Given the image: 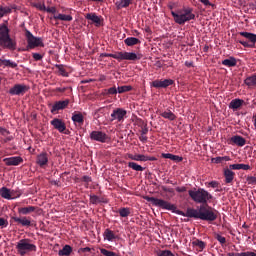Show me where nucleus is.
<instances>
[{"label":"nucleus","mask_w":256,"mask_h":256,"mask_svg":"<svg viewBox=\"0 0 256 256\" xmlns=\"http://www.w3.org/2000/svg\"><path fill=\"white\" fill-rule=\"evenodd\" d=\"M187 194L189 198L192 199L194 203L201 204L199 209L187 208V212H182L181 210H177V206L174 204H170L166 200L157 199L155 197L145 196V201L150 202L152 206L160 208L162 210H167L182 217L194 218L207 222L216 221V215L219 214L214 208H211L207 202H209L213 197L207 190L202 188H196L193 190H188Z\"/></svg>","instance_id":"f257e3e1"},{"label":"nucleus","mask_w":256,"mask_h":256,"mask_svg":"<svg viewBox=\"0 0 256 256\" xmlns=\"http://www.w3.org/2000/svg\"><path fill=\"white\" fill-rule=\"evenodd\" d=\"M0 48L14 52L16 50V40L9 35L7 24H0Z\"/></svg>","instance_id":"f03ea898"},{"label":"nucleus","mask_w":256,"mask_h":256,"mask_svg":"<svg viewBox=\"0 0 256 256\" xmlns=\"http://www.w3.org/2000/svg\"><path fill=\"white\" fill-rule=\"evenodd\" d=\"M193 11L194 9L192 8L184 7L180 11L171 12V15L177 25H184V23L194 20Z\"/></svg>","instance_id":"7ed1b4c3"},{"label":"nucleus","mask_w":256,"mask_h":256,"mask_svg":"<svg viewBox=\"0 0 256 256\" xmlns=\"http://www.w3.org/2000/svg\"><path fill=\"white\" fill-rule=\"evenodd\" d=\"M14 223H17V225L26 227V228H29L32 226L31 217H28V216H22V217L12 216L9 218V221L7 219L0 217V228L2 229L7 228L9 224H14Z\"/></svg>","instance_id":"20e7f679"},{"label":"nucleus","mask_w":256,"mask_h":256,"mask_svg":"<svg viewBox=\"0 0 256 256\" xmlns=\"http://www.w3.org/2000/svg\"><path fill=\"white\" fill-rule=\"evenodd\" d=\"M239 36L244 39H240L238 43L244 48L254 49L256 48V34L249 32H239Z\"/></svg>","instance_id":"39448f33"},{"label":"nucleus","mask_w":256,"mask_h":256,"mask_svg":"<svg viewBox=\"0 0 256 256\" xmlns=\"http://www.w3.org/2000/svg\"><path fill=\"white\" fill-rule=\"evenodd\" d=\"M26 37V51L34 50L37 47H43V41L41 38L34 37L29 30L24 31Z\"/></svg>","instance_id":"423d86ee"},{"label":"nucleus","mask_w":256,"mask_h":256,"mask_svg":"<svg viewBox=\"0 0 256 256\" xmlns=\"http://www.w3.org/2000/svg\"><path fill=\"white\" fill-rule=\"evenodd\" d=\"M36 252V245L31 244V240L22 239L17 242V253L24 256L26 253Z\"/></svg>","instance_id":"0eeeda50"},{"label":"nucleus","mask_w":256,"mask_h":256,"mask_svg":"<svg viewBox=\"0 0 256 256\" xmlns=\"http://www.w3.org/2000/svg\"><path fill=\"white\" fill-rule=\"evenodd\" d=\"M113 59L117 60L118 62H120V61L135 62V61H140V59H142V54H137L134 52H124Z\"/></svg>","instance_id":"6e6552de"},{"label":"nucleus","mask_w":256,"mask_h":256,"mask_svg":"<svg viewBox=\"0 0 256 256\" xmlns=\"http://www.w3.org/2000/svg\"><path fill=\"white\" fill-rule=\"evenodd\" d=\"M126 115L127 111H125L123 108H115V110L110 113V122L118 121V123H123Z\"/></svg>","instance_id":"1a4fd4ad"},{"label":"nucleus","mask_w":256,"mask_h":256,"mask_svg":"<svg viewBox=\"0 0 256 256\" xmlns=\"http://www.w3.org/2000/svg\"><path fill=\"white\" fill-rule=\"evenodd\" d=\"M29 91V86L24 84H14L12 88H9V95L12 96H24Z\"/></svg>","instance_id":"9d476101"},{"label":"nucleus","mask_w":256,"mask_h":256,"mask_svg":"<svg viewBox=\"0 0 256 256\" xmlns=\"http://www.w3.org/2000/svg\"><path fill=\"white\" fill-rule=\"evenodd\" d=\"M50 125L51 127H54L56 131H59V133L68 135V130H66V123H64L63 120L54 118L51 120Z\"/></svg>","instance_id":"9b49d317"},{"label":"nucleus","mask_w":256,"mask_h":256,"mask_svg":"<svg viewBox=\"0 0 256 256\" xmlns=\"http://www.w3.org/2000/svg\"><path fill=\"white\" fill-rule=\"evenodd\" d=\"M174 84V80L172 79H164V80H155L152 81L150 86L155 89H165Z\"/></svg>","instance_id":"f8f14e48"},{"label":"nucleus","mask_w":256,"mask_h":256,"mask_svg":"<svg viewBox=\"0 0 256 256\" xmlns=\"http://www.w3.org/2000/svg\"><path fill=\"white\" fill-rule=\"evenodd\" d=\"M89 138H91V141L98 143H105L108 141V135L101 131H92L91 134H89Z\"/></svg>","instance_id":"ddd939ff"},{"label":"nucleus","mask_w":256,"mask_h":256,"mask_svg":"<svg viewBox=\"0 0 256 256\" xmlns=\"http://www.w3.org/2000/svg\"><path fill=\"white\" fill-rule=\"evenodd\" d=\"M86 20L91 21V24L96 27H103V17L95 13L86 14Z\"/></svg>","instance_id":"4468645a"},{"label":"nucleus","mask_w":256,"mask_h":256,"mask_svg":"<svg viewBox=\"0 0 256 256\" xmlns=\"http://www.w3.org/2000/svg\"><path fill=\"white\" fill-rule=\"evenodd\" d=\"M3 162L4 165H7V167L19 166L21 163L24 162V159L21 158L20 156H12L9 158H4Z\"/></svg>","instance_id":"2eb2a0df"},{"label":"nucleus","mask_w":256,"mask_h":256,"mask_svg":"<svg viewBox=\"0 0 256 256\" xmlns=\"http://www.w3.org/2000/svg\"><path fill=\"white\" fill-rule=\"evenodd\" d=\"M68 99L64 101H56L54 105H51V114H56L58 111H62L68 107Z\"/></svg>","instance_id":"dca6fc26"},{"label":"nucleus","mask_w":256,"mask_h":256,"mask_svg":"<svg viewBox=\"0 0 256 256\" xmlns=\"http://www.w3.org/2000/svg\"><path fill=\"white\" fill-rule=\"evenodd\" d=\"M47 164H49V154L41 152L39 155H36V165L43 168Z\"/></svg>","instance_id":"f3484780"},{"label":"nucleus","mask_w":256,"mask_h":256,"mask_svg":"<svg viewBox=\"0 0 256 256\" xmlns=\"http://www.w3.org/2000/svg\"><path fill=\"white\" fill-rule=\"evenodd\" d=\"M229 143L231 145H236L239 147H243L244 145H246V139H244L243 137L239 136V135H234L233 137H231L229 139Z\"/></svg>","instance_id":"a211bd4d"},{"label":"nucleus","mask_w":256,"mask_h":256,"mask_svg":"<svg viewBox=\"0 0 256 256\" xmlns=\"http://www.w3.org/2000/svg\"><path fill=\"white\" fill-rule=\"evenodd\" d=\"M229 170V171H239V170H244V171H249L251 170V166L246 165V164H231L229 165L228 168H225L224 171Z\"/></svg>","instance_id":"6ab92c4d"},{"label":"nucleus","mask_w":256,"mask_h":256,"mask_svg":"<svg viewBox=\"0 0 256 256\" xmlns=\"http://www.w3.org/2000/svg\"><path fill=\"white\" fill-rule=\"evenodd\" d=\"M16 11V5L0 6V19L11 14V11Z\"/></svg>","instance_id":"aec40b11"},{"label":"nucleus","mask_w":256,"mask_h":256,"mask_svg":"<svg viewBox=\"0 0 256 256\" xmlns=\"http://www.w3.org/2000/svg\"><path fill=\"white\" fill-rule=\"evenodd\" d=\"M36 211V207L35 206H26V207H22V208H18L17 209V213L19 215H29L31 213H34Z\"/></svg>","instance_id":"412c9836"},{"label":"nucleus","mask_w":256,"mask_h":256,"mask_svg":"<svg viewBox=\"0 0 256 256\" xmlns=\"http://www.w3.org/2000/svg\"><path fill=\"white\" fill-rule=\"evenodd\" d=\"M0 67L16 69V67H18V65L16 64V62L11 61L9 59L0 58Z\"/></svg>","instance_id":"4be33fe9"},{"label":"nucleus","mask_w":256,"mask_h":256,"mask_svg":"<svg viewBox=\"0 0 256 256\" xmlns=\"http://www.w3.org/2000/svg\"><path fill=\"white\" fill-rule=\"evenodd\" d=\"M244 85L249 87V89L256 88V74L246 77V79H244Z\"/></svg>","instance_id":"5701e85b"},{"label":"nucleus","mask_w":256,"mask_h":256,"mask_svg":"<svg viewBox=\"0 0 256 256\" xmlns=\"http://www.w3.org/2000/svg\"><path fill=\"white\" fill-rule=\"evenodd\" d=\"M51 20L71 22L73 21V17L71 15H66V14H56L51 17Z\"/></svg>","instance_id":"b1692460"},{"label":"nucleus","mask_w":256,"mask_h":256,"mask_svg":"<svg viewBox=\"0 0 256 256\" xmlns=\"http://www.w3.org/2000/svg\"><path fill=\"white\" fill-rule=\"evenodd\" d=\"M103 239H106L108 242H113L114 240L118 239V236L115 235L112 230L106 229V231L103 232Z\"/></svg>","instance_id":"393cba45"},{"label":"nucleus","mask_w":256,"mask_h":256,"mask_svg":"<svg viewBox=\"0 0 256 256\" xmlns=\"http://www.w3.org/2000/svg\"><path fill=\"white\" fill-rule=\"evenodd\" d=\"M242 105H243V100L233 99L231 100V102H229V109L236 111V110H239Z\"/></svg>","instance_id":"a878e982"},{"label":"nucleus","mask_w":256,"mask_h":256,"mask_svg":"<svg viewBox=\"0 0 256 256\" xmlns=\"http://www.w3.org/2000/svg\"><path fill=\"white\" fill-rule=\"evenodd\" d=\"M0 197L7 200L16 199V197L10 194V190L7 187L0 188Z\"/></svg>","instance_id":"bb28decb"},{"label":"nucleus","mask_w":256,"mask_h":256,"mask_svg":"<svg viewBox=\"0 0 256 256\" xmlns=\"http://www.w3.org/2000/svg\"><path fill=\"white\" fill-rule=\"evenodd\" d=\"M235 173L230 170H224V183L225 184H231L232 181H234Z\"/></svg>","instance_id":"cd10ccee"},{"label":"nucleus","mask_w":256,"mask_h":256,"mask_svg":"<svg viewBox=\"0 0 256 256\" xmlns=\"http://www.w3.org/2000/svg\"><path fill=\"white\" fill-rule=\"evenodd\" d=\"M71 121H73L75 124L83 125V114H81V112L73 113L71 116Z\"/></svg>","instance_id":"c85d7f7f"},{"label":"nucleus","mask_w":256,"mask_h":256,"mask_svg":"<svg viewBox=\"0 0 256 256\" xmlns=\"http://www.w3.org/2000/svg\"><path fill=\"white\" fill-rule=\"evenodd\" d=\"M162 159H169L170 161H174L176 163L182 162V157L169 153H162Z\"/></svg>","instance_id":"c756f323"},{"label":"nucleus","mask_w":256,"mask_h":256,"mask_svg":"<svg viewBox=\"0 0 256 256\" xmlns=\"http://www.w3.org/2000/svg\"><path fill=\"white\" fill-rule=\"evenodd\" d=\"M149 158V156H145L142 154H128V159L131 161L145 162V159Z\"/></svg>","instance_id":"7c9ffc66"},{"label":"nucleus","mask_w":256,"mask_h":256,"mask_svg":"<svg viewBox=\"0 0 256 256\" xmlns=\"http://www.w3.org/2000/svg\"><path fill=\"white\" fill-rule=\"evenodd\" d=\"M124 43L128 47H132L140 44V39H137L135 37H128V38H125Z\"/></svg>","instance_id":"2f4dec72"},{"label":"nucleus","mask_w":256,"mask_h":256,"mask_svg":"<svg viewBox=\"0 0 256 256\" xmlns=\"http://www.w3.org/2000/svg\"><path fill=\"white\" fill-rule=\"evenodd\" d=\"M222 65L224 67H236V58L234 57H229L228 59L222 60Z\"/></svg>","instance_id":"473e14b6"},{"label":"nucleus","mask_w":256,"mask_h":256,"mask_svg":"<svg viewBox=\"0 0 256 256\" xmlns=\"http://www.w3.org/2000/svg\"><path fill=\"white\" fill-rule=\"evenodd\" d=\"M160 117L170 121H174L177 119V116H175L174 113H172V111H169V110L160 113Z\"/></svg>","instance_id":"72a5a7b5"},{"label":"nucleus","mask_w":256,"mask_h":256,"mask_svg":"<svg viewBox=\"0 0 256 256\" xmlns=\"http://www.w3.org/2000/svg\"><path fill=\"white\" fill-rule=\"evenodd\" d=\"M73 252V248L69 245H65L64 248H61L59 250V256H71V253Z\"/></svg>","instance_id":"f704fd0d"},{"label":"nucleus","mask_w":256,"mask_h":256,"mask_svg":"<svg viewBox=\"0 0 256 256\" xmlns=\"http://www.w3.org/2000/svg\"><path fill=\"white\" fill-rule=\"evenodd\" d=\"M131 1L132 0H120L118 2H115V8H117L118 10L127 8L128 6H130Z\"/></svg>","instance_id":"c9c22d12"},{"label":"nucleus","mask_w":256,"mask_h":256,"mask_svg":"<svg viewBox=\"0 0 256 256\" xmlns=\"http://www.w3.org/2000/svg\"><path fill=\"white\" fill-rule=\"evenodd\" d=\"M192 246L197 247L199 252H202L205 247H207V243H204L202 240H194L192 241Z\"/></svg>","instance_id":"e433bc0d"},{"label":"nucleus","mask_w":256,"mask_h":256,"mask_svg":"<svg viewBox=\"0 0 256 256\" xmlns=\"http://www.w3.org/2000/svg\"><path fill=\"white\" fill-rule=\"evenodd\" d=\"M89 201H91V204L97 205L98 203H108V201L105 200V198H101L95 195H91V198H89Z\"/></svg>","instance_id":"4c0bfd02"},{"label":"nucleus","mask_w":256,"mask_h":256,"mask_svg":"<svg viewBox=\"0 0 256 256\" xmlns=\"http://www.w3.org/2000/svg\"><path fill=\"white\" fill-rule=\"evenodd\" d=\"M230 160H231V158H229V156H222V157L212 158V163L221 164L224 162H229Z\"/></svg>","instance_id":"58836bf2"},{"label":"nucleus","mask_w":256,"mask_h":256,"mask_svg":"<svg viewBox=\"0 0 256 256\" xmlns=\"http://www.w3.org/2000/svg\"><path fill=\"white\" fill-rule=\"evenodd\" d=\"M128 168L132 169L133 171H138V172L145 171V168H143L142 166L138 165L135 162H128Z\"/></svg>","instance_id":"ea45409f"},{"label":"nucleus","mask_w":256,"mask_h":256,"mask_svg":"<svg viewBox=\"0 0 256 256\" xmlns=\"http://www.w3.org/2000/svg\"><path fill=\"white\" fill-rule=\"evenodd\" d=\"M226 256H256V251L251 252V251H246V252H241V253H228Z\"/></svg>","instance_id":"a19ab883"},{"label":"nucleus","mask_w":256,"mask_h":256,"mask_svg":"<svg viewBox=\"0 0 256 256\" xmlns=\"http://www.w3.org/2000/svg\"><path fill=\"white\" fill-rule=\"evenodd\" d=\"M118 214L120 215V218H127L130 216V208H120Z\"/></svg>","instance_id":"79ce46f5"},{"label":"nucleus","mask_w":256,"mask_h":256,"mask_svg":"<svg viewBox=\"0 0 256 256\" xmlns=\"http://www.w3.org/2000/svg\"><path fill=\"white\" fill-rule=\"evenodd\" d=\"M54 67L59 70V76L61 77H68V72H66V69L63 68V65L56 64Z\"/></svg>","instance_id":"37998d69"},{"label":"nucleus","mask_w":256,"mask_h":256,"mask_svg":"<svg viewBox=\"0 0 256 256\" xmlns=\"http://www.w3.org/2000/svg\"><path fill=\"white\" fill-rule=\"evenodd\" d=\"M115 90H117L118 93L123 94L132 91V86H119L118 88H115Z\"/></svg>","instance_id":"c03bdc74"},{"label":"nucleus","mask_w":256,"mask_h":256,"mask_svg":"<svg viewBox=\"0 0 256 256\" xmlns=\"http://www.w3.org/2000/svg\"><path fill=\"white\" fill-rule=\"evenodd\" d=\"M123 53H125V52L124 51L123 52H115V54L103 53V54H101V57L114 59V58L120 56Z\"/></svg>","instance_id":"a18cd8bd"},{"label":"nucleus","mask_w":256,"mask_h":256,"mask_svg":"<svg viewBox=\"0 0 256 256\" xmlns=\"http://www.w3.org/2000/svg\"><path fill=\"white\" fill-rule=\"evenodd\" d=\"M101 255H103V256H119L118 254H115V252H111L104 248H101Z\"/></svg>","instance_id":"49530a36"},{"label":"nucleus","mask_w":256,"mask_h":256,"mask_svg":"<svg viewBox=\"0 0 256 256\" xmlns=\"http://www.w3.org/2000/svg\"><path fill=\"white\" fill-rule=\"evenodd\" d=\"M214 239H217L219 244H222V245L226 244V238H224V236L217 234L214 236Z\"/></svg>","instance_id":"de8ad7c7"},{"label":"nucleus","mask_w":256,"mask_h":256,"mask_svg":"<svg viewBox=\"0 0 256 256\" xmlns=\"http://www.w3.org/2000/svg\"><path fill=\"white\" fill-rule=\"evenodd\" d=\"M246 183H248L249 185H256V177L254 176L246 177Z\"/></svg>","instance_id":"09e8293b"},{"label":"nucleus","mask_w":256,"mask_h":256,"mask_svg":"<svg viewBox=\"0 0 256 256\" xmlns=\"http://www.w3.org/2000/svg\"><path fill=\"white\" fill-rule=\"evenodd\" d=\"M81 182L86 183L84 186H86V189H88V184L92 182V179H90L89 176H83L81 177Z\"/></svg>","instance_id":"8fccbe9b"},{"label":"nucleus","mask_w":256,"mask_h":256,"mask_svg":"<svg viewBox=\"0 0 256 256\" xmlns=\"http://www.w3.org/2000/svg\"><path fill=\"white\" fill-rule=\"evenodd\" d=\"M10 195H12L14 198H19L21 197V190H10Z\"/></svg>","instance_id":"3c124183"},{"label":"nucleus","mask_w":256,"mask_h":256,"mask_svg":"<svg viewBox=\"0 0 256 256\" xmlns=\"http://www.w3.org/2000/svg\"><path fill=\"white\" fill-rule=\"evenodd\" d=\"M157 256H174V254L169 250H163L157 253Z\"/></svg>","instance_id":"603ef678"},{"label":"nucleus","mask_w":256,"mask_h":256,"mask_svg":"<svg viewBox=\"0 0 256 256\" xmlns=\"http://www.w3.org/2000/svg\"><path fill=\"white\" fill-rule=\"evenodd\" d=\"M33 6H34V8H36L38 10L49 9V8H46V5H44L41 2H36V3H34Z\"/></svg>","instance_id":"864d4df0"},{"label":"nucleus","mask_w":256,"mask_h":256,"mask_svg":"<svg viewBox=\"0 0 256 256\" xmlns=\"http://www.w3.org/2000/svg\"><path fill=\"white\" fill-rule=\"evenodd\" d=\"M31 58H33L34 61H41V59H43V55L39 53H31Z\"/></svg>","instance_id":"5fc2aeb1"},{"label":"nucleus","mask_w":256,"mask_h":256,"mask_svg":"<svg viewBox=\"0 0 256 256\" xmlns=\"http://www.w3.org/2000/svg\"><path fill=\"white\" fill-rule=\"evenodd\" d=\"M39 11H44L46 13H51V14H56V7L39 9Z\"/></svg>","instance_id":"6e6d98bb"},{"label":"nucleus","mask_w":256,"mask_h":256,"mask_svg":"<svg viewBox=\"0 0 256 256\" xmlns=\"http://www.w3.org/2000/svg\"><path fill=\"white\" fill-rule=\"evenodd\" d=\"M208 187L212 188V189H216V188L219 187V182L211 181V182L208 183Z\"/></svg>","instance_id":"4d7b16f0"},{"label":"nucleus","mask_w":256,"mask_h":256,"mask_svg":"<svg viewBox=\"0 0 256 256\" xmlns=\"http://www.w3.org/2000/svg\"><path fill=\"white\" fill-rule=\"evenodd\" d=\"M116 94H123V93H118V90H115V87L108 88V95H116Z\"/></svg>","instance_id":"13d9d810"},{"label":"nucleus","mask_w":256,"mask_h":256,"mask_svg":"<svg viewBox=\"0 0 256 256\" xmlns=\"http://www.w3.org/2000/svg\"><path fill=\"white\" fill-rule=\"evenodd\" d=\"M140 135H147V124H142V129L140 130Z\"/></svg>","instance_id":"bf43d9fd"},{"label":"nucleus","mask_w":256,"mask_h":256,"mask_svg":"<svg viewBox=\"0 0 256 256\" xmlns=\"http://www.w3.org/2000/svg\"><path fill=\"white\" fill-rule=\"evenodd\" d=\"M197 1H199V3H202V5H204V6H212V7H214V4H211L209 2V0H197Z\"/></svg>","instance_id":"052dcab7"},{"label":"nucleus","mask_w":256,"mask_h":256,"mask_svg":"<svg viewBox=\"0 0 256 256\" xmlns=\"http://www.w3.org/2000/svg\"><path fill=\"white\" fill-rule=\"evenodd\" d=\"M65 92H66V87L64 88L59 87L54 89V93H65Z\"/></svg>","instance_id":"680f3d73"},{"label":"nucleus","mask_w":256,"mask_h":256,"mask_svg":"<svg viewBox=\"0 0 256 256\" xmlns=\"http://www.w3.org/2000/svg\"><path fill=\"white\" fill-rule=\"evenodd\" d=\"M175 191H177V193H184V192H187V188L177 187L175 188Z\"/></svg>","instance_id":"e2e57ef3"},{"label":"nucleus","mask_w":256,"mask_h":256,"mask_svg":"<svg viewBox=\"0 0 256 256\" xmlns=\"http://www.w3.org/2000/svg\"><path fill=\"white\" fill-rule=\"evenodd\" d=\"M139 139H140V142H142V143L147 142V136H145V135H140Z\"/></svg>","instance_id":"0e129e2a"},{"label":"nucleus","mask_w":256,"mask_h":256,"mask_svg":"<svg viewBox=\"0 0 256 256\" xmlns=\"http://www.w3.org/2000/svg\"><path fill=\"white\" fill-rule=\"evenodd\" d=\"M156 160H157V158H155V157L145 158V162H147V161H156Z\"/></svg>","instance_id":"69168bd1"},{"label":"nucleus","mask_w":256,"mask_h":256,"mask_svg":"<svg viewBox=\"0 0 256 256\" xmlns=\"http://www.w3.org/2000/svg\"><path fill=\"white\" fill-rule=\"evenodd\" d=\"M81 252L83 253H88L90 252V248L86 247V248H81Z\"/></svg>","instance_id":"338daca9"},{"label":"nucleus","mask_w":256,"mask_h":256,"mask_svg":"<svg viewBox=\"0 0 256 256\" xmlns=\"http://www.w3.org/2000/svg\"><path fill=\"white\" fill-rule=\"evenodd\" d=\"M254 128L256 129V114L254 115Z\"/></svg>","instance_id":"774afa93"}]
</instances>
